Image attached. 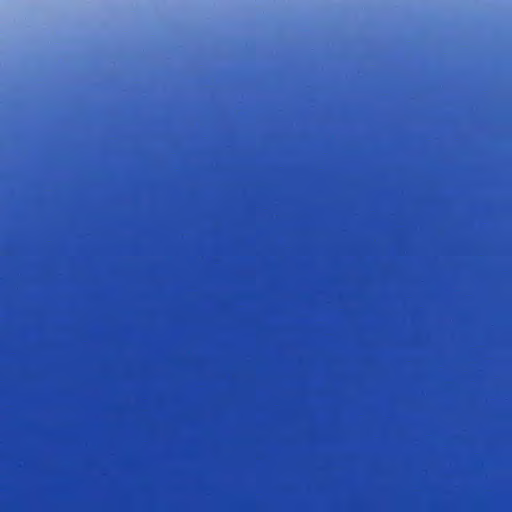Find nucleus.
<instances>
[{"label": "nucleus", "instance_id": "nucleus-10", "mask_svg": "<svg viewBox=\"0 0 512 512\" xmlns=\"http://www.w3.org/2000/svg\"><path fill=\"white\" fill-rule=\"evenodd\" d=\"M274 32L280 33L283 32L282 30H275Z\"/></svg>", "mask_w": 512, "mask_h": 512}, {"label": "nucleus", "instance_id": "nucleus-11", "mask_svg": "<svg viewBox=\"0 0 512 512\" xmlns=\"http://www.w3.org/2000/svg\"><path fill=\"white\" fill-rule=\"evenodd\" d=\"M330 32H331V33H334L335 31H334V30H331Z\"/></svg>", "mask_w": 512, "mask_h": 512}, {"label": "nucleus", "instance_id": "nucleus-2", "mask_svg": "<svg viewBox=\"0 0 512 512\" xmlns=\"http://www.w3.org/2000/svg\"><path fill=\"white\" fill-rule=\"evenodd\" d=\"M397 32H404L403 30H398ZM410 32H417V33H420V32H432L431 30H411Z\"/></svg>", "mask_w": 512, "mask_h": 512}, {"label": "nucleus", "instance_id": "nucleus-1", "mask_svg": "<svg viewBox=\"0 0 512 512\" xmlns=\"http://www.w3.org/2000/svg\"><path fill=\"white\" fill-rule=\"evenodd\" d=\"M277 36H282L283 34H276ZM359 36H365L366 34H358ZM396 36H433L434 34H395ZM495 36H500L501 34H494Z\"/></svg>", "mask_w": 512, "mask_h": 512}, {"label": "nucleus", "instance_id": "nucleus-6", "mask_svg": "<svg viewBox=\"0 0 512 512\" xmlns=\"http://www.w3.org/2000/svg\"><path fill=\"white\" fill-rule=\"evenodd\" d=\"M366 32L367 33H376L377 31L376 30H367Z\"/></svg>", "mask_w": 512, "mask_h": 512}, {"label": "nucleus", "instance_id": "nucleus-7", "mask_svg": "<svg viewBox=\"0 0 512 512\" xmlns=\"http://www.w3.org/2000/svg\"><path fill=\"white\" fill-rule=\"evenodd\" d=\"M366 32L367 33H376L377 31L376 30H367Z\"/></svg>", "mask_w": 512, "mask_h": 512}, {"label": "nucleus", "instance_id": "nucleus-9", "mask_svg": "<svg viewBox=\"0 0 512 512\" xmlns=\"http://www.w3.org/2000/svg\"><path fill=\"white\" fill-rule=\"evenodd\" d=\"M298 32L303 33V32H309V31L308 30H299Z\"/></svg>", "mask_w": 512, "mask_h": 512}, {"label": "nucleus", "instance_id": "nucleus-5", "mask_svg": "<svg viewBox=\"0 0 512 512\" xmlns=\"http://www.w3.org/2000/svg\"><path fill=\"white\" fill-rule=\"evenodd\" d=\"M366 32L367 33H376L377 31L376 30H367Z\"/></svg>", "mask_w": 512, "mask_h": 512}, {"label": "nucleus", "instance_id": "nucleus-4", "mask_svg": "<svg viewBox=\"0 0 512 512\" xmlns=\"http://www.w3.org/2000/svg\"><path fill=\"white\" fill-rule=\"evenodd\" d=\"M491 32L497 33V32H507L506 30H492Z\"/></svg>", "mask_w": 512, "mask_h": 512}, {"label": "nucleus", "instance_id": "nucleus-3", "mask_svg": "<svg viewBox=\"0 0 512 512\" xmlns=\"http://www.w3.org/2000/svg\"><path fill=\"white\" fill-rule=\"evenodd\" d=\"M184 32H193V33H196V32H210L209 30H185Z\"/></svg>", "mask_w": 512, "mask_h": 512}, {"label": "nucleus", "instance_id": "nucleus-12", "mask_svg": "<svg viewBox=\"0 0 512 512\" xmlns=\"http://www.w3.org/2000/svg\"><path fill=\"white\" fill-rule=\"evenodd\" d=\"M462 32H463V33H466L467 31H466V30H463Z\"/></svg>", "mask_w": 512, "mask_h": 512}, {"label": "nucleus", "instance_id": "nucleus-8", "mask_svg": "<svg viewBox=\"0 0 512 512\" xmlns=\"http://www.w3.org/2000/svg\"><path fill=\"white\" fill-rule=\"evenodd\" d=\"M366 32L367 33H376L377 31L376 30H367Z\"/></svg>", "mask_w": 512, "mask_h": 512}]
</instances>
